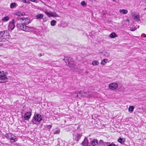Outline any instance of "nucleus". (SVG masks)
Listing matches in <instances>:
<instances>
[{"mask_svg":"<svg viewBox=\"0 0 146 146\" xmlns=\"http://www.w3.org/2000/svg\"><path fill=\"white\" fill-rule=\"evenodd\" d=\"M25 23H18L17 25V28L20 30L26 32H32L35 30V29L34 27H29L26 26V24H25Z\"/></svg>","mask_w":146,"mask_h":146,"instance_id":"f257e3e1","label":"nucleus"},{"mask_svg":"<svg viewBox=\"0 0 146 146\" xmlns=\"http://www.w3.org/2000/svg\"><path fill=\"white\" fill-rule=\"evenodd\" d=\"M9 33L7 31L0 32V42L5 41L9 38Z\"/></svg>","mask_w":146,"mask_h":146,"instance_id":"f03ea898","label":"nucleus"},{"mask_svg":"<svg viewBox=\"0 0 146 146\" xmlns=\"http://www.w3.org/2000/svg\"><path fill=\"white\" fill-rule=\"evenodd\" d=\"M15 21L14 19L10 21L8 27V29L9 31H12L14 29L15 27Z\"/></svg>","mask_w":146,"mask_h":146,"instance_id":"7ed1b4c3","label":"nucleus"},{"mask_svg":"<svg viewBox=\"0 0 146 146\" xmlns=\"http://www.w3.org/2000/svg\"><path fill=\"white\" fill-rule=\"evenodd\" d=\"M118 84L116 83H112L109 85V88L111 90H114L118 87Z\"/></svg>","mask_w":146,"mask_h":146,"instance_id":"20e7f679","label":"nucleus"},{"mask_svg":"<svg viewBox=\"0 0 146 146\" xmlns=\"http://www.w3.org/2000/svg\"><path fill=\"white\" fill-rule=\"evenodd\" d=\"M131 15L133 18L136 21H140V15L139 14H137L134 12H133L131 13Z\"/></svg>","mask_w":146,"mask_h":146,"instance_id":"39448f33","label":"nucleus"},{"mask_svg":"<svg viewBox=\"0 0 146 146\" xmlns=\"http://www.w3.org/2000/svg\"><path fill=\"white\" fill-rule=\"evenodd\" d=\"M81 94L82 95H84V94H86V92H82L81 91L77 92L76 91H75L73 93L72 95L74 97H78V94Z\"/></svg>","mask_w":146,"mask_h":146,"instance_id":"423d86ee","label":"nucleus"},{"mask_svg":"<svg viewBox=\"0 0 146 146\" xmlns=\"http://www.w3.org/2000/svg\"><path fill=\"white\" fill-rule=\"evenodd\" d=\"M34 118L35 120L39 122L41 121L42 120L41 115L39 114H37L35 115Z\"/></svg>","mask_w":146,"mask_h":146,"instance_id":"0eeeda50","label":"nucleus"},{"mask_svg":"<svg viewBox=\"0 0 146 146\" xmlns=\"http://www.w3.org/2000/svg\"><path fill=\"white\" fill-rule=\"evenodd\" d=\"M31 114L30 112H26L24 115V118L25 120H28L30 118Z\"/></svg>","mask_w":146,"mask_h":146,"instance_id":"6e6552de","label":"nucleus"},{"mask_svg":"<svg viewBox=\"0 0 146 146\" xmlns=\"http://www.w3.org/2000/svg\"><path fill=\"white\" fill-rule=\"evenodd\" d=\"M70 59H68V66L72 69V68H74L75 66V65L73 64V62L72 61V62H70L69 60Z\"/></svg>","mask_w":146,"mask_h":146,"instance_id":"1a4fd4ad","label":"nucleus"},{"mask_svg":"<svg viewBox=\"0 0 146 146\" xmlns=\"http://www.w3.org/2000/svg\"><path fill=\"white\" fill-rule=\"evenodd\" d=\"M88 139L85 137L84 139V141L82 142V144L84 146H87L88 145Z\"/></svg>","mask_w":146,"mask_h":146,"instance_id":"9d476101","label":"nucleus"},{"mask_svg":"<svg viewBox=\"0 0 146 146\" xmlns=\"http://www.w3.org/2000/svg\"><path fill=\"white\" fill-rule=\"evenodd\" d=\"M74 135V134L73 135ZM74 135L76 136V137L75 138V140H76V141H78L80 140V139L81 138L82 135L80 134H75Z\"/></svg>","mask_w":146,"mask_h":146,"instance_id":"9b49d317","label":"nucleus"},{"mask_svg":"<svg viewBox=\"0 0 146 146\" xmlns=\"http://www.w3.org/2000/svg\"><path fill=\"white\" fill-rule=\"evenodd\" d=\"M119 11L120 13L123 14H127L128 12V11L127 10L124 9H120L119 10Z\"/></svg>","mask_w":146,"mask_h":146,"instance_id":"f8f14e48","label":"nucleus"},{"mask_svg":"<svg viewBox=\"0 0 146 146\" xmlns=\"http://www.w3.org/2000/svg\"><path fill=\"white\" fill-rule=\"evenodd\" d=\"M92 144L93 146L96 145L98 144V141L97 140L94 139L91 141Z\"/></svg>","mask_w":146,"mask_h":146,"instance_id":"ddd939ff","label":"nucleus"},{"mask_svg":"<svg viewBox=\"0 0 146 146\" xmlns=\"http://www.w3.org/2000/svg\"><path fill=\"white\" fill-rule=\"evenodd\" d=\"M50 17H59L58 15L55 12H50Z\"/></svg>","mask_w":146,"mask_h":146,"instance_id":"4468645a","label":"nucleus"},{"mask_svg":"<svg viewBox=\"0 0 146 146\" xmlns=\"http://www.w3.org/2000/svg\"><path fill=\"white\" fill-rule=\"evenodd\" d=\"M16 139V137L12 134V137H11L10 140L12 142H14L15 141V139Z\"/></svg>","mask_w":146,"mask_h":146,"instance_id":"2eb2a0df","label":"nucleus"},{"mask_svg":"<svg viewBox=\"0 0 146 146\" xmlns=\"http://www.w3.org/2000/svg\"><path fill=\"white\" fill-rule=\"evenodd\" d=\"M117 36V35L114 32L112 33L110 35V37L112 38H114Z\"/></svg>","mask_w":146,"mask_h":146,"instance_id":"dca6fc26","label":"nucleus"},{"mask_svg":"<svg viewBox=\"0 0 146 146\" xmlns=\"http://www.w3.org/2000/svg\"><path fill=\"white\" fill-rule=\"evenodd\" d=\"M43 15L42 14H38L36 15V17L37 19H42L43 18Z\"/></svg>","mask_w":146,"mask_h":146,"instance_id":"f3484780","label":"nucleus"},{"mask_svg":"<svg viewBox=\"0 0 146 146\" xmlns=\"http://www.w3.org/2000/svg\"><path fill=\"white\" fill-rule=\"evenodd\" d=\"M108 60V59H104L102 60L101 62V64L102 65H105L107 62Z\"/></svg>","mask_w":146,"mask_h":146,"instance_id":"a211bd4d","label":"nucleus"},{"mask_svg":"<svg viewBox=\"0 0 146 146\" xmlns=\"http://www.w3.org/2000/svg\"><path fill=\"white\" fill-rule=\"evenodd\" d=\"M125 139H123L120 138L118 139V141L121 144H123L125 142Z\"/></svg>","mask_w":146,"mask_h":146,"instance_id":"6ab92c4d","label":"nucleus"},{"mask_svg":"<svg viewBox=\"0 0 146 146\" xmlns=\"http://www.w3.org/2000/svg\"><path fill=\"white\" fill-rule=\"evenodd\" d=\"M9 19V17L8 16H5L3 18L2 20L3 22H6L8 21Z\"/></svg>","mask_w":146,"mask_h":146,"instance_id":"aec40b11","label":"nucleus"},{"mask_svg":"<svg viewBox=\"0 0 146 146\" xmlns=\"http://www.w3.org/2000/svg\"><path fill=\"white\" fill-rule=\"evenodd\" d=\"M25 14V13H21V12H17L16 13V15L18 16H23Z\"/></svg>","mask_w":146,"mask_h":146,"instance_id":"412c9836","label":"nucleus"},{"mask_svg":"<svg viewBox=\"0 0 146 146\" xmlns=\"http://www.w3.org/2000/svg\"><path fill=\"white\" fill-rule=\"evenodd\" d=\"M5 137L7 139H10L11 137H12V134L11 133H8L6 134Z\"/></svg>","mask_w":146,"mask_h":146,"instance_id":"4be33fe9","label":"nucleus"},{"mask_svg":"<svg viewBox=\"0 0 146 146\" xmlns=\"http://www.w3.org/2000/svg\"><path fill=\"white\" fill-rule=\"evenodd\" d=\"M92 64L94 66H96L98 65L99 64V62L96 60H94L92 62Z\"/></svg>","mask_w":146,"mask_h":146,"instance_id":"5701e85b","label":"nucleus"},{"mask_svg":"<svg viewBox=\"0 0 146 146\" xmlns=\"http://www.w3.org/2000/svg\"><path fill=\"white\" fill-rule=\"evenodd\" d=\"M56 23V22L55 20H52L50 22L51 25L52 26H55Z\"/></svg>","mask_w":146,"mask_h":146,"instance_id":"b1692460","label":"nucleus"},{"mask_svg":"<svg viewBox=\"0 0 146 146\" xmlns=\"http://www.w3.org/2000/svg\"><path fill=\"white\" fill-rule=\"evenodd\" d=\"M134 109V107L133 106H130L129 108V111L131 112H132L133 111Z\"/></svg>","mask_w":146,"mask_h":146,"instance_id":"393cba45","label":"nucleus"},{"mask_svg":"<svg viewBox=\"0 0 146 146\" xmlns=\"http://www.w3.org/2000/svg\"><path fill=\"white\" fill-rule=\"evenodd\" d=\"M104 55L106 57H108L110 56V54L109 53L105 52H104Z\"/></svg>","mask_w":146,"mask_h":146,"instance_id":"a878e982","label":"nucleus"},{"mask_svg":"<svg viewBox=\"0 0 146 146\" xmlns=\"http://www.w3.org/2000/svg\"><path fill=\"white\" fill-rule=\"evenodd\" d=\"M16 4L15 3H13L11 4L10 7L11 8H13L15 7Z\"/></svg>","mask_w":146,"mask_h":146,"instance_id":"bb28decb","label":"nucleus"},{"mask_svg":"<svg viewBox=\"0 0 146 146\" xmlns=\"http://www.w3.org/2000/svg\"><path fill=\"white\" fill-rule=\"evenodd\" d=\"M99 143L101 145H104L105 144H106L107 143L104 142L102 140H100L99 141Z\"/></svg>","mask_w":146,"mask_h":146,"instance_id":"cd10ccee","label":"nucleus"},{"mask_svg":"<svg viewBox=\"0 0 146 146\" xmlns=\"http://www.w3.org/2000/svg\"><path fill=\"white\" fill-rule=\"evenodd\" d=\"M81 5L83 6H86L87 5V4L85 3L84 1H82L81 3Z\"/></svg>","mask_w":146,"mask_h":146,"instance_id":"c85d7f7f","label":"nucleus"},{"mask_svg":"<svg viewBox=\"0 0 146 146\" xmlns=\"http://www.w3.org/2000/svg\"><path fill=\"white\" fill-rule=\"evenodd\" d=\"M51 125H48L47 126V128L49 129H50L52 127Z\"/></svg>","mask_w":146,"mask_h":146,"instance_id":"c756f323","label":"nucleus"},{"mask_svg":"<svg viewBox=\"0 0 146 146\" xmlns=\"http://www.w3.org/2000/svg\"><path fill=\"white\" fill-rule=\"evenodd\" d=\"M22 19L23 20H25V21L28 20V18H21L19 19Z\"/></svg>","mask_w":146,"mask_h":146,"instance_id":"7c9ffc66","label":"nucleus"},{"mask_svg":"<svg viewBox=\"0 0 146 146\" xmlns=\"http://www.w3.org/2000/svg\"><path fill=\"white\" fill-rule=\"evenodd\" d=\"M60 131L58 130H56L54 133V134H58L59 133Z\"/></svg>","mask_w":146,"mask_h":146,"instance_id":"2f4dec72","label":"nucleus"},{"mask_svg":"<svg viewBox=\"0 0 146 146\" xmlns=\"http://www.w3.org/2000/svg\"><path fill=\"white\" fill-rule=\"evenodd\" d=\"M46 15L49 17H50V12H48L47 13V14H46Z\"/></svg>","mask_w":146,"mask_h":146,"instance_id":"473e14b6","label":"nucleus"},{"mask_svg":"<svg viewBox=\"0 0 146 146\" xmlns=\"http://www.w3.org/2000/svg\"><path fill=\"white\" fill-rule=\"evenodd\" d=\"M46 15L49 17H50V12H48L47 13V14H46Z\"/></svg>","mask_w":146,"mask_h":146,"instance_id":"72a5a7b5","label":"nucleus"},{"mask_svg":"<svg viewBox=\"0 0 146 146\" xmlns=\"http://www.w3.org/2000/svg\"><path fill=\"white\" fill-rule=\"evenodd\" d=\"M141 36L142 37H146V35L145 34H142L141 35Z\"/></svg>","mask_w":146,"mask_h":146,"instance_id":"f704fd0d","label":"nucleus"},{"mask_svg":"<svg viewBox=\"0 0 146 146\" xmlns=\"http://www.w3.org/2000/svg\"><path fill=\"white\" fill-rule=\"evenodd\" d=\"M24 3H27V1L26 0H21Z\"/></svg>","mask_w":146,"mask_h":146,"instance_id":"c9c22d12","label":"nucleus"},{"mask_svg":"<svg viewBox=\"0 0 146 146\" xmlns=\"http://www.w3.org/2000/svg\"><path fill=\"white\" fill-rule=\"evenodd\" d=\"M108 146H115V144H110V145H109Z\"/></svg>","mask_w":146,"mask_h":146,"instance_id":"e433bc0d","label":"nucleus"},{"mask_svg":"<svg viewBox=\"0 0 146 146\" xmlns=\"http://www.w3.org/2000/svg\"><path fill=\"white\" fill-rule=\"evenodd\" d=\"M44 55V53H43V54L40 53L39 54V56L40 57L41 56H43Z\"/></svg>","mask_w":146,"mask_h":146,"instance_id":"4c0bfd02","label":"nucleus"},{"mask_svg":"<svg viewBox=\"0 0 146 146\" xmlns=\"http://www.w3.org/2000/svg\"><path fill=\"white\" fill-rule=\"evenodd\" d=\"M136 29H133L131 30L132 31H134Z\"/></svg>","mask_w":146,"mask_h":146,"instance_id":"58836bf2","label":"nucleus"},{"mask_svg":"<svg viewBox=\"0 0 146 146\" xmlns=\"http://www.w3.org/2000/svg\"><path fill=\"white\" fill-rule=\"evenodd\" d=\"M46 15V14H47V13L48 12H47V11H46V10H45V11H44Z\"/></svg>","mask_w":146,"mask_h":146,"instance_id":"ea45409f","label":"nucleus"},{"mask_svg":"<svg viewBox=\"0 0 146 146\" xmlns=\"http://www.w3.org/2000/svg\"><path fill=\"white\" fill-rule=\"evenodd\" d=\"M125 21L127 22H129V20L128 19H127Z\"/></svg>","mask_w":146,"mask_h":146,"instance_id":"a19ab883","label":"nucleus"},{"mask_svg":"<svg viewBox=\"0 0 146 146\" xmlns=\"http://www.w3.org/2000/svg\"><path fill=\"white\" fill-rule=\"evenodd\" d=\"M46 6H47L48 7H49V8H51V7L50 6H49V5H45Z\"/></svg>","mask_w":146,"mask_h":146,"instance_id":"79ce46f5","label":"nucleus"},{"mask_svg":"<svg viewBox=\"0 0 146 146\" xmlns=\"http://www.w3.org/2000/svg\"><path fill=\"white\" fill-rule=\"evenodd\" d=\"M88 74V72L86 71V72H85V74Z\"/></svg>","mask_w":146,"mask_h":146,"instance_id":"37998d69","label":"nucleus"},{"mask_svg":"<svg viewBox=\"0 0 146 146\" xmlns=\"http://www.w3.org/2000/svg\"><path fill=\"white\" fill-rule=\"evenodd\" d=\"M143 1L146 3V0H143Z\"/></svg>","mask_w":146,"mask_h":146,"instance_id":"c03bdc74","label":"nucleus"},{"mask_svg":"<svg viewBox=\"0 0 146 146\" xmlns=\"http://www.w3.org/2000/svg\"><path fill=\"white\" fill-rule=\"evenodd\" d=\"M30 23V22H28V23H26V24H27V23L29 24V23Z\"/></svg>","mask_w":146,"mask_h":146,"instance_id":"a18cd8bd","label":"nucleus"}]
</instances>
